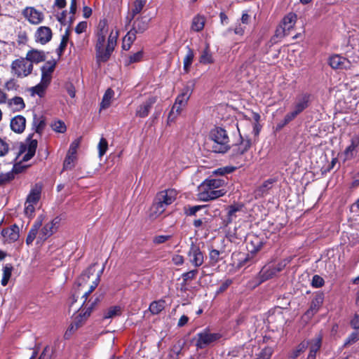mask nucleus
<instances>
[{
    "mask_svg": "<svg viewBox=\"0 0 359 359\" xmlns=\"http://www.w3.org/2000/svg\"><path fill=\"white\" fill-rule=\"evenodd\" d=\"M225 184L222 179H208L200 186L201 191L198 194L199 198L203 201L216 199L225 194L226 191L219 189Z\"/></svg>",
    "mask_w": 359,
    "mask_h": 359,
    "instance_id": "obj_1",
    "label": "nucleus"
},
{
    "mask_svg": "<svg viewBox=\"0 0 359 359\" xmlns=\"http://www.w3.org/2000/svg\"><path fill=\"white\" fill-rule=\"evenodd\" d=\"M206 144L213 152L226 153L230 149L229 138L226 131L222 128L212 130Z\"/></svg>",
    "mask_w": 359,
    "mask_h": 359,
    "instance_id": "obj_2",
    "label": "nucleus"
},
{
    "mask_svg": "<svg viewBox=\"0 0 359 359\" xmlns=\"http://www.w3.org/2000/svg\"><path fill=\"white\" fill-rule=\"evenodd\" d=\"M34 66L25 57H20L13 60L11 64V73L13 76L23 79L30 75Z\"/></svg>",
    "mask_w": 359,
    "mask_h": 359,
    "instance_id": "obj_3",
    "label": "nucleus"
},
{
    "mask_svg": "<svg viewBox=\"0 0 359 359\" xmlns=\"http://www.w3.org/2000/svg\"><path fill=\"white\" fill-rule=\"evenodd\" d=\"M221 337V334L211 332L209 329L205 328L196 334L195 346L197 349H204L213 346Z\"/></svg>",
    "mask_w": 359,
    "mask_h": 359,
    "instance_id": "obj_4",
    "label": "nucleus"
},
{
    "mask_svg": "<svg viewBox=\"0 0 359 359\" xmlns=\"http://www.w3.org/2000/svg\"><path fill=\"white\" fill-rule=\"evenodd\" d=\"M309 101L310 95L306 93L299 95L296 99L292 111L285 116L283 126L290 123L295 118L298 114L306 109L309 107Z\"/></svg>",
    "mask_w": 359,
    "mask_h": 359,
    "instance_id": "obj_5",
    "label": "nucleus"
},
{
    "mask_svg": "<svg viewBox=\"0 0 359 359\" xmlns=\"http://www.w3.org/2000/svg\"><path fill=\"white\" fill-rule=\"evenodd\" d=\"M297 15L294 13H289L283 19L282 24L276 29V34L278 37H283L289 34V32L293 29L296 21Z\"/></svg>",
    "mask_w": 359,
    "mask_h": 359,
    "instance_id": "obj_6",
    "label": "nucleus"
},
{
    "mask_svg": "<svg viewBox=\"0 0 359 359\" xmlns=\"http://www.w3.org/2000/svg\"><path fill=\"white\" fill-rule=\"evenodd\" d=\"M98 284H99V276L95 277V280L93 281L92 284L90 285L88 290L85 292L82 296V298L84 299V301L83 302L82 306L80 308V310H81L82 311H84V317L85 318H88L90 315L94 306H95V304L97 303V299H96L93 302L86 303V301H87L88 295L91 292H93V290L97 287Z\"/></svg>",
    "mask_w": 359,
    "mask_h": 359,
    "instance_id": "obj_7",
    "label": "nucleus"
},
{
    "mask_svg": "<svg viewBox=\"0 0 359 359\" xmlns=\"http://www.w3.org/2000/svg\"><path fill=\"white\" fill-rule=\"evenodd\" d=\"M187 256L190 263L196 267L201 266L204 262V255L201 250L199 245L194 241H191Z\"/></svg>",
    "mask_w": 359,
    "mask_h": 359,
    "instance_id": "obj_8",
    "label": "nucleus"
},
{
    "mask_svg": "<svg viewBox=\"0 0 359 359\" xmlns=\"http://www.w3.org/2000/svg\"><path fill=\"white\" fill-rule=\"evenodd\" d=\"M157 97L151 96L148 97L142 104H140L135 111V115L140 118L147 117L153 105L156 102Z\"/></svg>",
    "mask_w": 359,
    "mask_h": 359,
    "instance_id": "obj_9",
    "label": "nucleus"
},
{
    "mask_svg": "<svg viewBox=\"0 0 359 359\" xmlns=\"http://www.w3.org/2000/svg\"><path fill=\"white\" fill-rule=\"evenodd\" d=\"M32 135H29L27 138L29 140L27 144H22L20 148V153H25L22 157V161H27L30 160L35 154L37 147V140H31Z\"/></svg>",
    "mask_w": 359,
    "mask_h": 359,
    "instance_id": "obj_10",
    "label": "nucleus"
},
{
    "mask_svg": "<svg viewBox=\"0 0 359 359\" xmlns=\"http://www.w3.org/2000/svg\"><path fill=\"white\" fill-rule=\"evenodd\" d=\"M22 14L32 25H38L43 20V14L34 7H27L24 9Z\"/></svg>",
    "mask_w": 359,
    "mask_h": 359,
    "instance_id": "obj_11",
    "label": "nucleus"
},
{
    "mask_svg": "<svg viewBox=\"0 0 359 359\" xmlns=\"http://www.w3.org/2000/svg\"><path fill=\"white\" fill-rule=\"evenodd\" d=\"M194 84L192 83H187L182 90L181 93L177 97L174 104L179 105L184 108L187 102L192 94Z\"/></svg>",
    "mask_w": 359,
    "mask_h": 359,
    "instance_id": "obj_12",
    "label": "nucleus"
},
{
    "mask_svg": "<svg viewBox=\"0 0 359 359\" xmlns=\"http://www.w3.org/2000/svg\"><path fill=\"white\" fill-rule=\"evenodd\" d=\"M60 221V219L56 217L52 221L47 223L40 231L39 238L42 241L46 240L57 229Z\"/></svg>",
    "mask_w": 359,
    "mask_h": 359,
    "instance_id": "obj_13",
    "label": "nucleus"
},
{
    "mask_svg": "<svg viewBox=\"0 0 359 359\" xmlns=\"http://www.w3.org/2000/svg\"><path fill=\"white\" fill-rule=\"evenodd\" d=\"M324 301V294L321 292L317 293L311 302L309 309L305 313L309 318L313 316L322 306Z\"/></svg>",
    "mask_w": 359,
    "mask_h": 359,
    "instance_id": "obj_14",
    "label": "nucleus"
},
{
    "mask_svg": "<svg viewBox=\"0 0 359 359\" xmlns=\"http://www.w3.org/2000/svg\"><path fill=\"white\" fill-rule=\"evenodd\" d=\"M329 64L332 69H348L351 63L346 58L339 55H334L329 59Z\"/></svg>",
    "mask_w": 359,
    "mask_h": 359,
    "instance_id": "obj_15",
    "label": "nucleus"
},
{
    "mask_svg": "<svg viewBox=\"0 0 359 359\" xmlns=\"http://www.w3.org/2000/svg\"><path fill=\"white\" fill-rule=\"evenodd\" d=\"M146 3L147 0H135L133 2L131 9L128 11L126 17V25H130L135 17L142 11Z\"/></svg>",
    "mask_w": 359,
    "mask_h": 359,
    "instance_id": "obj_16",
    "label": "nucleus"
},
{
    "mask_svg": "<svg viewBox=\"0 0 359 359\" xmlns=\"http://www.w3.org/2000/svg\"><path fill=\"white\" fill-rule=\"evenodd\" d=\"M53 33L50 27L46 26L39 27L36 33V41L41 44H46L52 39Z\"/></svg>",
    "mask_w": 359,
    "mask_h": 359,
    "instance_id": "obj_17",
    "label": "nucleus"
},
{
    "mask_svg": "<svg viewBox=\"0 0 359 359\" xmlns=\"http://www.w3.org/2000/svg\"><path fill=\"white\" fill-rule=\"evenodd\" d=\"M1 234L8 243H13L19 238V227L13 224L9 228L2 229Z\"/></svg>",
    "mask_w": 359,
    "mask_h": 359,
    "instance_id": "obj_18",
    "label": "nucleus"
},
{
    "mask_svg": "<svg viewBox=\"0 0 359 359\" xmlns=\"http://www.w3.org/2000/svg\"><path fill=\"white\" fill-rule=\"evenodd\" d=\"M97 33V43L95 48H103L105 43L106 36L108 34V27L105 20L100 21Z\"/></svg>",
    "mask_w": 359,
    "mask_h": 359,
    "instance_id": "obj_19",
    "label": "nucleus"
},
{
    "mask_svg": "<svg viewBox=\"0 0 359 359\" xmlns=\"http://www.w3.org/2000/svg\"><path fill=\"white\" fill-rule=\"evenodd\" d=\"M11 129L15 133H23L26 127V118L22 115H17L11 119Z\"/></svg>",
    "mask_w": 359,
    "mask_h": 359,
    "instance_id": "obj_20",
    "label": "nucleus"
},
{
    "mask_svg": "<svg viewBox=\"0 0 359 359\" xmlns=\"http://www.w3.org/2000/svg\"><path fill=\"white\" fill-rule=\"evenodd\" d=\"M322 339V336L318 334L310 341H306V343H308V346H309V353L307 359H316V353L321 347Z\"/></svg>",
    "mask_w": 359,
    "mask_h": 359,
    "instance_id": "obj_21",
    "label": "nucleus"
},
{
    "mask_svg": "<svg viewBox=\"0 0 359 359\" xmlns=\"http://www.w3.org/2000/svg\"><path fill=\"white\" fill-rule=\"evenodd\" d=\"M55 65L56 61L53 60L46 62L41 67V80L44 81V83H50Z\"/></svg>",
    "mask_w": 359,
    "mask_h": 359,
    "instance_id": "obj_22",
    "label": "nucleus"
},
{
    "mask_svg": "<svg viewBox=\"0 0 359 359\" xmlns=\"http://www.w3.org/2000/svg\"><path fill=\"white\" fill-rule=\"evenodd\" d=\"M177 191L175 189H167L159 192L156 197L166 205L172 204L176 199Z\"/></svg>",
    "mask_w": 359,
    "mask_h": 359,
    "instance_id": "obj_23",
    "label": "nucleus"
},
{
    "mask_svg": "<svg viewBox=\"0 0 359 359\" xmlns=\"http://www.w3.org/2000/svg\"><path fill=\"white\" fill-rule=\"evenodd\" d=\"M149 27V20L145 17L137 18L133 23L132 28L130 29L135 33L142 34L144 33Z\"/></svg>",
    "mask_w": 359,
    "mask_h": 359,
    "instance_id": "obj_24",
    "label": "nucleus"
},
{
    "mask_svg": "<svg viewBox=\"0 0 359 359\" xmlns=\"http://www.w3.org/2000/svg\"><path fill=\"white\" fill-rule=\"evenodd\" d=\"M359 146V142L354 137L351 140V144L345 149L344 151V161L353 159L357 154V147Z\"/></svg>",
    "mask_w": 359,
    "mask_h": 359,
    "instance_id": "obj_25",
    "label": "nucleus"
},
{
    "mask_svg": "<svg viewBox=\"0 0 359 359\" xmlns=\"http://www.w3.org/2000/svg\"><path fill=\"white\" fill-rule=\"evenodd\" d=\"M46 54L42 50H39L36 49H32L29 50L25 58L33 63H39L41 62H43L46 60Z\"/></svg>",
    "mask_w": 359,
    "mask_h": 359,
    "instance_id": "obj_26",
    "label": "nucleus"
},
{
    "mask_svg": "<svg viewBox=\"0 0 359 359\" xmlns=\"http://www.w3.org/2000/svg\"><path fill=\"white\" fill-rule=\"evenodd\" d=\"M241 142L233 146V152L235 155H242L245 153L251 146V141L249 139H243L241 136Z\"/></svg>",
    "mask_w": 359,
    "mask_h": 359,
    "instance_id": "obj_27",
    "label": "nucleus"
},
{
    "mask_svg": "<svg viewBox=\"0 0 359 359\" xmlns=\"http://www.w3.org/2000/svg\"><path fill=\"white\" fill-rule=\"evenodd\" d=\"M41 193V186L40 184H35L33 187L27 197L26 202L36 205L40 199Z\"/></svg>",
    "mask_w": 359,
    "mask_h": 359,
    "instance_id": "obj_28",
    "label": "nucleus"
},
{
    "mask_svg": "<svg viewBox=\"0 0 359 359\" xmlns=\"http://www.w3.org/2000/svg\"><path fill=\"white\" fill-rule=\"evenodd\" d=\"M6 104L13 107L15 111H20L25 108V103L21 97L15 96L11 99H8Z\"/></svg>",
    "mask_w": 359,
    "mask_h": 359,
    "instance_id": "obj_29",
    "label": "nucleus"
},
{
    "mask_svg": "<svg viewBox=\"0 0 359 359\" xmlns=\"http://www.w3.org/2000/svg\"><path fill=\"white\" fill-rule=\"evenodd\" d=\"M95 50L97 62L98 63L107 62L113 52L111 50L107 49V47L105 49L103 47L100 48H95Z\"/></svg>",
    "mask_w": 359,
    "mask_h": 359,
    "instance_id": "obj_30",
    "label": "nucleus"
},
{
    "mask_svg": "<svg viewBox=\"0 0 359 359\" xmlns=\"http://www.w3.org/2000/svg\"><path fill=\"white\" fill-rule=\"evenodd\" d=\"M243 205L241 204H236L230 205L227 208V224L231 223L233 220L237 217L236 213L241 211Z\"/></svg>",
    "mask_w": 359,
    "mask_h": 359,
    "instance_id": "obj_31",
    "label": "nucleus"
},
{
    "mask_svg": "<svg viewBox=\"0 0 359 359\" xmlns=\"http://www.w3.org/2000/svg\"><path fill=\"white\" fill-rule=\"evenodd\" d=\"M274 182L275 180L273 179H269L264 181L263 184L255 190L256 196H263L265 194L267 193L268 190H269L272 187V184Z\"/></svg>",
    "mask_w": 359,
    "mask_h": 359,
    "instance_id": "obj_32",
    "label": "nucleus"
},
{
    "mask_svg": "<svg viewBox=\"0 0 359 359\" xmlns=\"http://www.w3.org/2000/svg\"><path fill=\"white\" fill-rule=\"evenodd\" d=\"M95 264L90 265L83 273L81 275V276L78 279V284L79 286H82L86 284L90 278V276H93L95 273Z\"/></svg>",
    "mask_w": 359,
    "mask_h": 359,
    "instance_id": "obj_33",
    "label": "nucleus"
},
{
    "mask_svg": "<svg viewBox=\"0 0 359 359\" xmlns=\"http://www.w3.org/2000/svg\"><path fill=\"white\" fill-rule=\"evenodd\" d=\"M187 54H186V55L184 58V61H183V63H184L183 69H184V72L187 73L189 72L190 67L193 62L194 54V51L189 46H187Z\"/></svg>",
    "mask_w": 359,
    "mask_h": 359,
    "instance_id": "obj_34",
    "label": "nucleus"
},
{
    "mask_svg": "<svg viewBox=\"0 0 359 359\" xmlns=\"http://www.w3.org/2000/svg\"><path fill=\"white\" fill-rule=\"evenodd\" d=\"M276 269L271 266H264L260 271V276L263 281L273 278L277 274Z\"/></svg>",
    "mask_w": 359,
    "mask_h": 359,
    "instance_id": "obj_35",
    "label": "nucleus"
},
{
    "mask_svg": "<svg viewBox=\"0 0 359 359\" xmlns=\"http://www.w3.org/2000/svg\"><path fill=\"white\" fill-rule=\"evenodd\" d=\"M32 126L36 133L41 134L42 131L43 130L46 126V123L43 117H37V116L34 114Z\"/></svg>",
    "mask_w": 359,
    "mask_h": 359,
    "instance_id": "obj_36",
    "label": "nucleus"
},
{
    "mask_svg": "<svg viewBox=\"0 0 359 359\" xmlns=\"http://www.w3.org/2000/svg\"><path fill=\"white\" fill-rule=\"evenodd\" d=\"M205 25V18L201 15L195 16L191 22V29L194 32L201 31Z\"/></svg>",
    "mask_w": 359,
    "mask_h": 359,
    "instance_id": "obj_37",
    "label": "nucleus"
},
{
    "mask_svg": "<svg viewBox=\"0 0 359 359\" xmlns=\"http://www.w3.org/2000/svg\"><path fill=\"white\" fill-rule=\"evenodd\" d=\"M114 95V92L111 88H108L103 95L102 100L100 104L101 109L108 108L111 104V99Z\"/></svg>",
    "mask_w": 359,
    "mask_h": 359,
    "instance_id": "obj_38",
    "label": "nucleus"
},
{
    "mask_svg": "<svg viewBox=\"0 0 359 359\" xmlns=\"http://www.w3.org/2000/svg\"><path fill=\"white\" fill-rule=\"evenodd\" d=\"M165 308V301L164 300H158L154 301L151 303L149 305V311L154 315L158 314L161 311H162Z\"/></svg>",
    "mask_w": 359,
    "mask_h": 359,
    "instance_id": "obj_39",
    "label": "nucleus"
},
{
    "mask_svg": "<svg viewBox=\"0 0 359 359\" xmlns=\"http://www.w3.org/2000/svg\"><path fill=\"white\" fill-rule=\"evenodd\" d=\"M199 62L205 65L213 62L212 56L210 53L208 45H206L205 48L203 50L199 58Z\"/></svg>",
    "mask_w": 359,
    "mask_h": 359,
    "instance_id": "obj_40",
    "label": "nucleus"
},
{
    "mask_svg": "<svg viewBox=\"0 0 359 359\" xmlns=\"http://www.w3.org/2000/svg\"><path fill=\"white\" fill-rule=\"evenodd\" d=\"M121 314V309L118 306H114L109 308L104 313V318H113Z\"/></svg>",
    "mask_w": 359,
    "mask_h": 359,
    "instance_id": "obj_41",
    "label": "nucleus"
},
{
    "mask_svg": "<svg viewBox=\"0 0 359 359\" xmlns=\"http://www.w3.org/2000/svg\"><path fill=\"white\" fill-rule=\"evenodd\" d=\"M307 347L308 343H306V341H302L296 347L295 349L291 351L289 358L291 359H296L306 349Z\"/></svg>",
    "mask_w": 359,
    "mask_h": 359,
    "instance_id": "obj_42",
    "label": "nucleus"
},
{
    "mask_svg": "<svg viewBox=\"0 0 359 359\" xmlns=\"http://www.w3.org/2000/svg\"><path fill=\"white\" fill-rule=\"evenodd\" d=\"M13 266L11 264H6L3 268V276L1 281V283L3 286H6L8 284V280H10L11 276Z\"/></svg>",
    "mask_w": 359,
    "mask_h": 359,
    "instance_id": "obj_43",
    "label": "nucleus"
},
{
    "mask_svg": "<svg viewBox=\"0 0 359 359\" xmlns=\"http://www.w3.org/2000/svg\"><path fill=\"white\" fill-rule=\"evenodd\" d=\"M87 318H85L84 317V312L82 311L81 310L79 309V314L76 316L75 319H74V323H72L69 329V330H67V332H65V335L67 334V332H72L74 330H76L79 326L81 324L82 321L84 320V319H86Z\"/></svg>",
    "mask_w": 359,
    "mask_h": 359,
    "instance_id": "obj_44",
    "label": "nucleus"
},
{
    "mask_svg": "<svg viewBox=\"0 0 359 359\" xmlns=\"http://www.w3.org/2000/svg\"><path fill=\"white\" fill-rule=\"evenodd\" d=\"M87 318H85L84 317V312L82 311L81 310L79 309V314L76 316L75 319H74V323H72L69 329V330H67V332H65V335L67 334V332H72L74 330H76L79 326L81 324L82 321L84 320V319H86Z\"/></svg>",
    "mask_w": 359,
    "mask_h": 359,
    "instance_id": "obj_45",
    "label": "nucleus"
},
{
    "mask_svg": "<svg viewBox=\"0 0 359 359\" xmlns=\"http://www.w3.org/2000/svg\"><path fill=\"white\" fill-rule=\"evenodd\" d=\"M4 88L7 91H18L20 88V85L15 78H11L6 81L4 85Z\"/></svg>",
    "mask_w": 359,
    "mask_h": 359,
    "instance_id": "obj_46",
    "label": "nucleus"
},
{
    "mask_svg": "<svg viewBox=\"0 0 359 359\" xmlns=\"http://www.w3.org/2000/svg\"><path fill=\"white\" fill-rule=\"evenodd\" d=\"M183 109V107L179 105L173 104L168 116V122L170 123L175 121L176 118L181 114Z\"/></svg>",
    "mask_w": 359,
    "mask_h": 359,
    "instance_id": "obj_47",
    "label": "nucleus"
},
{
    "mask_svg": "<svg viewBox=\"0 0 359 359\" xmlns=\"http://www.w3.org/2000/svg\"><path fill=\"white\" fill-rule=\"evenodd\" d=\"M48 85V83H44V81L41 79V82L38 85L32 88L31 90L32 94H36L39 96L42 97Z\"/></svg>",
    "mask_w": 359,
    "mask_h": 359,
    "instance_id": "obj_48",
    "label": "nucleus"
},
{
    "mask_svg": "<svg viewBox=\"0 0 359 359\" xmlns=\"http://www.w3.org/2000/svg\"><path fill=\"white\" fill-rule=\"evenodd\" d=\"M117 37H118V32H114L113 31H111L108 37L107 45V49L111 50V51L114 50V49L116 45Z\"/></svg>",
    "mask_w": 359,
    "mask_h": 359,
    "instance_id": "obj_49",
    "label": "nucleus"
},
{
    "mask_svg": "<svg viewBox=\"0 0 359 359\" xmlns=\"http://www.w3.org/2000/svg\"><path fill=\"white\" fill-rule=\"evenodd\" d=\"M76 159V156L67 154L63 163V170H72L74 165V162Z\"/></svg>",
    "mask_w": 359,
    "mask_h": 359,
    "instance_id": "obj_50",
    "label": "nucleus"
},
{
    "mask_svg": "<svg viewBox=\"0 0 359 359\" xmlns=\"http://www.w3.org/2000/svg\"><path fill=\"white\" fill-rule=\"evenodd\" d=\"M143 57V52L142 50L137 51L135 53H133V55H130L127 60L126 61V65H129L132 63L138 62H140Z\"/></svg>",
    "mask_w": 359,
    "mask_h": 359,
    "instance_id": "obj_51",
    "label": "nucleus"
},
{
    "mask_svg": "<svg viewBox=\"0 0 359 359\" xmlns=\"http://www.w3.org/2000/svg\"><path fill=\"white\" fill-rule=\"evenodd\" d=\"M69 40V32L67 31L64 35H62L60 46L57 49V53L59 56L62 55V53L64 52L65 49L66 48L67 42Z\"/></svg>",
    "mask_w": 359,
    "mask_h": 359,
    "instance_id": "obj_52",
    "label": "nucleus"
},
{
    "mask_svg": "<svg viewBox=\"0 0 359 359\" xmlns=\"http://www.w3.org/2000/svg\"><path fill=\"white\" fill-rule=\"evenodd\" d=\"M51 128L54 131H55L57 133H65L67 129L65 123L62 121H54L51 124Z\"/></svg>",
    "mask_w": 359,
    "mask_h": 359,
    "instance_id": "obj_53",
    "label": "nucleus"
},
{
    "mask_svg": "<svg viewBox=\"0 0 359 359\" xmlns=\"http://www.w3.org/2000/svg\"><path fill=\"white\" fill-rule=\"evenodd\" d=\"M14 179V175L12 172L6 173H0V186L6 184Z\"/></svg>",
    "mask_w": 359,
    "mask_h": 359,
    "instance_id": "obj_54",
    "label": "nucleus"
},
{
    "mask_svg": "<svg viewBox=\"0 0 359 359\" xmlns=\"http://www.w3.org/2000/svg\"><path fill=\"white\" fill-rule=\"evenodd\" d=\"M97 147H98V151H99V156L101 157L105 154V153L108 149V142H107V140L104 137H102L100 140Z\"/></svg>",
    "mask_w": 359,
    "mask_h": 359,
    "instance_id": "obj_55",
    "label": "nucleus"
},
{
    "mask_svg": "<svg viewBox=\"0 0 359 359\" xmlns=\"http://www.w3.org/2000/svg\"><path fill=\"white\" fill-rule=\"evenodd\" d=\"M197 274H198L197 269L191 270L188 272H185V273H182V277L183 278V281H184V284H187V283L189 280H194L196 278Z\"/></svg>",
    "mask_w": 359,
    "mask_h": 359,
    "instance_id": "obj_56",
    "label": "nucleus"
},
{
    "mask_svg": "<svg viewBox=\"0 0 359 359\" xmlns=\"http://www.w3.org/2000/svg\"><path fill=\"white\" fill-rule=\"evenodd\" d=\"M164 211L160 210L158 205L154 203L150 209L149 218L151 219H154L160 216Z\"/></svg>",
    "mask_w": 359,
    "mask_h": 359,
    "instance_id": "obj_57",
    "label": "nucleus"
},
{
    "mask_svg": "<svg viewBox=\"0 0 359 359\" xmlns=\"http://www.w3.org/2000/svg\"><path fill=\"white\" fill-rule=\"evenodd\" d=\"M359 340V332H352L346 339L344 342V346H348L352 344L355 343Z\"/></svg>",
    "mask_w": 359,
    "mask_h": 359,
    "instance_id": "obj_58",
    "label": "nucleus"
},
{
    "mask_svg": "<svg viewBox=\"0 0 359 359\" xmlns=\"http://www.w3.org/2000/svg\"><path fill=\"white\" fill-rule=\"evenodd\" d=\"M325 281L322 277L318 275H314L312 278L311 285L313 287L318 288L322 287Z\"/></svg>",
    "mask_w": 359,
    "mask_h": 359,
    "instance_id": "obj_59",
    "label": "nucleus"
},
{
    "mask_svg": "<svg viewBox=\"0 0 359 359\" xmlns=\"http://www.w3.org/2000/svg\"><path fill=\"white\" fill-rule=\"evenodd\" d=\"M220 252L217 250L212 249L209 252V257L212 263H217L219 260Z\"/></svg>",
    "mask_w": 359,
    "mask_h": 359,
    "instance_id": "obj_60",
    "label": "nucleus"
},
{
    "mask_svg": "<svg viewBox=\"0 0 359 359\" xmlns=\"http://www.w3.org/2000/svg\"><path fill=\"white\" fill-rule=\"evenodd\" d=\"M9 151V146L6 142L0 137V156H4Z\"/></svg>",
    "mask_w": 359,
    "mask_h": 359,
    "instance_id": "obj_61",
    "label": "nucleus"
},
{
    "mask_svg": "<svg viewBox=\"0 0 359 359\" xmlns=\"http://www.w3.org/2000/svg\"><path fill=\"white\" fill-rule=\"evenodd\" d=\"M27 165H22L21 163H15L13 165L12 170H11L10 172H12L13 173V175L15 176V174L22 172L24 170L27 169Z\"/></svg>",
    "mask_w": 359,
    "mask_h": 359,
    "instance_id": "obj_62",
    "label": "nucleus"
},
{
    "mask_svg": "<svg viewBox=\"0 0 359 359\" xmlns=\"http://www.w3.org/2000/svg\"><path fill=\"white\" fill-rule=\"evenodd\" d=\"M233 170V168L231 167H224L219 168L213 171V173L218 175H224L225 174L230 173Z\"/></svg>",
    "mask_w": 359,
    "mask_h": 359,
    "instance_id": "obj_63",
    "label": "nucleus"
},
{
    "mask_svg": "<svg viewBox=\"0 0 359 359\" xmlns=\"http://www.w3.org/2000/svg\"><path fill=\"white\" fill-rule=\"evenodd\" d=\"M232 283V280L230 279H226L224 282H222L217 290V294L222 293L224 292Z\"/></svg>",
    "mask_w": 359,
    "mask_h": 359,
    "instance_id": "obj_64",
    "label": "nucleus"
}]
</instances>
